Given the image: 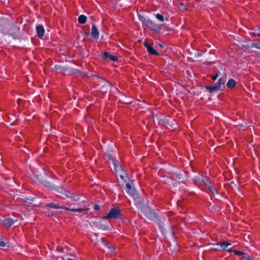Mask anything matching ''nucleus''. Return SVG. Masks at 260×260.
Listing matches in <instances>:
<instances>
[{
	"instance_id": "f257e3e1",
	"label": "nucleus",
	"mask_w": 260,
	"mask_h": 260,
	"mask_svg": "<svg viewBox=\"0 0 260 260\" xmlns=\"http://www.w3.org/2000/svg\"><path fill=\"white\" fill-rule=\"evenodd\" d=\"M226 80V77L225 75H223L218 79L217 82H216L213 86H206L205 88L210 93H213L214 92H217L219 90H223L225 88V83Z\"/></svg>"
},
{
	"instance_id": "f03ea898",
	"label": "nucleus",
	"mask_w": 260,
	"mask_h": 260,
	"mask_svg": "<svg viewBox=\"0 0 260 260\" xmlns=\"http://www.w3.org/2000/svg\"><path fill=\"white\" fill-rule=\"evenodd\" d=\"M144 216L149 220L155 222L160 217L159 215L156 211L150 208H146L143 210Z\"/></svg>"
},
{
	"instance_id": "7ed1b4c3",
	"label": "nucleus",
	"mask_w": 260,
	"mask_h": 260,
	"mask_svg": "<svg viewBox=\"0 0 260 260\" xmlns=\"http://www.w3.org/2000/svg\"><path fill=\"white\" fill-rule=\"evenodd\" d=\"M121 210L117 207L111 208L109 212L103 216L104 219H117L121 216Z\"/></svg>"
},
{
	"instance_id": "20e7f679",
	"label": "nucleus",
	"mask_w": 260,
	"mask_h": 260,
	"mask_svg": "<svg viewBox=\"0 0 260 260\" xmlns=\"http://www.w3.org/2000/svg\"><path fill=\"white\" fill-rule=\"evenodd\" d=\"M84 77L93 78L98 87H101L103 84H105V82H108L106 79H104L101 77L98 76L96 75L92 74L88 76L87 75V74L83 73L82 72V78Z\"/></svg>"
},
{
	"instance_id": "39448f33",
	"label": "nucleus",
	"mask_w": 260,
	"mask_h": 260,
	"mask_svg": "<svg viewBox=\"0 0 260 260\" xmlns=\"http://www.w3.org/2000/svg\"><path fill=\"white\" fill-rule=\"evenodd\" d=\"M40 182L45 186L52 190H55L60 192H62V191L67 192L66 190H64L62 188H59L58 187L55 186L54 184H53L52 183H51V182L46 180L42 179L41 180H40Z\"/></svg>"
},
{
	"instance_id": "423d86ee",
	"label": "nucleus",
	"mask_w": 260,
	"mask_h": 260,
	"mask_svg": "<svg viewBox=\"0 0 260 260\" xmlns=\"http://www.w3.org/2000/svg\"><path fill=\"white\" fill-rule=\"evenodd\" d=\"M145 26L148 27L151 30L156 32H160L161 29V25L160 24L155 23L150 19L147 21V22H146Z\"/></svg>"
},
{
	"instance_id": "0eeeda50",
	"label": "nucleus",
	"mask_w": 260,
	"mask_h": 260,
	"mask_svg": "<svg viewBox=\"0 0 260 260\" xmlns=\"http://www.w3.org/2000/svg\"><path fill=\"white\" fill-rule=\"evenodd\" d=\"M165 218H162L160 216L155 222L157 224L159 230L163 235H165L167 233V231L165 227Z\"/></svg>"
},
{
	"instance_id": "6e6552de",
	"label": "nucleus",
	"mask_w": 260,
	"mask_h": 260,
	"mask_svg": "<svg viewBox=\"0 0 260 260\" xmlns=\"http://www.w3.org/2000/svg\"><path fill=\"white\" fill-rule=\"evenodd\" d=\"M126 192L131 196L134 199L137 198L139 194L136 189L133 187L129 183H126L125 184Z\"/></svg>"
},
{
	"instance_id": "1a4fd4ad",
	"label": "nucleus",
	"mask_w": 260,
	"mask_h": 260,
	"mask_svg": "<svg viewBox=\"0 0 260 260\" xmlns=\"http://www.w3.org/2000/svg\"><path fill=\"white\" fill-rule=\"evenodd\" d=\"M102 58L106 61L111 60L113 61H117L118 58L117 56L110 54L108 52L103 53Z\"/></svg>"
},
{
	"instance_id": "9d476101",
	"label": "nucleus",
	"mask_w": 260,
	"mask_h": 260,
	"mask_svg": "<svg viewBox=\"0 0 260 260\" xmlns=\"http://www.w3.org/2000/svg\"><path fill=\"white\" fill-rule=\"evenodd\" d=\"M66 196L70 198L71 201L74 203L79 201L80 199V194L75 193H72L69 191L67 192Z\"/></svg>"
},
{
	"instance_id": "9b49d317",
	"label": "nucleus",
	"mask_w": 260,
	"mask_h": 260,
	"mask_svg": "<svg viewBox=\"0 0 260 260\" xmlns=\"http://www.w3.org/2000/svg\"><path fill=\"white\" fill-rule=\"evenodd\" d=\"M144 46L147 49V50L149 54L156 56H158L159 55L157 51L155 50L151 45H149L146 42L144 43Z\"/></svg>"
},
{
	"instance_id": "f8f14e48",
	"label": "nucleus",
	"mask_w": 260,
	"mask_h": 260,
	"mask_svg": "<svg viewBox=\"0 0 260 260\" xmlns=\"http://www.w3.org/2000/svg\"><path fill=\"white\" fill-rule=\"evenodd\" d=\"M104 83L105 84H103L101 87H97L103 93H107L112 86V84L109 82H105Z\"/></svg>"
},
{
	"instance_id": "ddd939ff",
	"label": "nucleus",
	"mask_w": 260,
	"mask_h": 260,
	"mask_svg": "<svg viewBox=\"0 0 260 260\" xmlns=\"http://www.w3.org/2000/svg\"><path fill=\"white\" fill-rule=\"evenodd\" d=\"M134 199L135 201V205L136 207L139 209H142L144 203V200L140 196V195H138L137 198H135Z\"/></svg>"
},
{
	"instance_id": "4468645a",
	"label": "nucleus",
	"mask_w": 260,
	"mask_h": 260,
	"mask_svg": "<svg viewBox=\"0 0 260 260\" xmlns=\"http://www.w3.org/2000/svg\"><path fill=\"white\" fill-rule=\"evenodd\" d=\"M36 30L37 32V35L38 37L42 39L45 33V29L43 25L39 24L36 26Z\"/></svg>"
},
{
	"instance_id": "2eb2a0df",
	"label": "nucleus",
	"mask_w": 260,
	"mask_h": 260,
	"mask_svg": "<svg viewBox=\"0 0 260 260\" xmlns=\"http://www.w3.org/2000/svg\"><path fill=\"white\" fill-rule=\"evenodd\" d=\"M91 37L95 40H98L100 37V32L94 24H93L91 28Z\"/></svg>"
},
{
	"instance_id": "dca6fc26",
	"label": "nucleus",
	"mask_w": 260,
	"mask_h": 260,
	"mask_svg": "<svg viewBox=\"0 0 260 260\" xmlns=\"http://www.w3.org/2000/svg\"><path fill=\"white\" fill-rule=\"evenodd\" d=\"M217 245H219L222 250L224 251H226L228 252H231L232 250L230 249H227L229 246H231L232 244L230 243L226 242H223L221 243H219L217 244Z\"/></svg>"
},
{
	"instance_id": "f3484780",
	"label": "nucleus",
	"mask_w": 260,
	"mask_h": 260,
	"mask_svg": "<svg viewBox=\"0 0 260 260\" xmlns=\"http://www.w3.org/2000/svg\"><path fill=\"white\" fill-rule=\"evenodd\" d=\"M14 223L15 220L11 218H6L3 221V224L7 228H10Z\"/></svg>"
},
{
	"instance_id": "a211bd4d",
	"label": "nucleus",
	"mask_w": 260,
	"mask_h": 260,
	"mask_svg": "<svg viewBox=\"0 0 260 260\" xmlns=\"http://www.w3.org/2000/svg\"><path fill=\"white\" fill-rule=\"evenodd\" d=\"M44 208L45 209H48V208H51L54 209H63V207L61 206H58V204L54 203H51L49 204H47L45 205L44 206Z\"/></svg>"
},
{
	"instance_id": "6ab92c4d",
	"label": "nucleus",
	"mask_w": 260,
	"mask_h": 260,
	"mask_svg": "<svg viewBox=\"0 0 260 260\" xmlns=\"http://www.w3.org/2000/svg\"><path fill=\"white\" fill-rule=\"evenodd\" d=\"M236 85V81L233 79H229L226 84V86L230 89L233 88Z\"/></svg>"
},
{
	"instance_id": "aec40b11",
	"label": "nucleus",
	"mask_w": 260,
	"mask_h": 260,
	"mask_svg": "<svg viewBox=\"0 0 260 260\" xmlns=\"http://www.w3.org/2000/svg\"><path fill=\"white\" fill-rule=\"evenodd\" d=\"M95 219L96 218L94 216H92L90 217L89 219H87L86 220L88 221L91 226H96V225L98 224V222L95 221Z\"/></svg>"
},
{
	"instance_id": "412c9836",
	"label": "nucleus",
	"mask_w": 260,
	"mask_h": 260,
	"mask_svg": "<svg viewBox=\"0 0 260 260\" xmlns=\"http://www.w3.org/2000/svg\"><path fill=\"white\" fill-rule=\"evenodd\" d=\"M203 176L202 175H200L198 176H195L193 178V181L196 184H201L202 183V180H203Z\"/></svg>"
},
{
	"instance_id": "4be33fe9",
	"label": "nucleus",
	"mask_w": 260,
	"mask_h": 260,
	"mask_svg": "<svg viewBox=\"0 0 260 260\" xmlns=\"http://www.w3.org/2000/svg\"><path fill=\"white\" fill-rule=\"evenodd\" d=\"M96 227L99 228L100 229H102L103 230H107L109 229V227L108 224H103L101 223V222H99V223H98V224L96 225Z\"/></svg>"
},
{
	"instance_id": "5701e85b",
	"label": "nucleus",
	"mask_w": 260,
	"mask_h": 260,
	"mask_svg": "<svg viewBox=\"0 0 260 260\" xmlns=\"http://www.w3.org/2000/svg\"><path fill=\"white\" fill-rule=\"evenodd\" d=\"M202 183L208 188V186H210L209 185H211L212 184V181L210 179H207L206 180L203 179L202 180Z\"/></svg>"
},
{
	"instance_id": "b1692460",
	"label": "nucleus",
	"mask_w": 260,
	"mask_h": 260,
	"mask_svg": "<svg viewBox=\"0 0 260 260\" xmlns=\"http://www.w3.org/2000/svg\"><path fill=\"white\" fill-rule=\"evenodd\" d=\"M139 20L142 22L143 24L145 26L146 24V22H147L148 20H149V19L145 17L144 16H141L140 14H139Z\"/></svg>"
},
{
	"instance_id": "393cba45",
	"label": "nucleus",
	"mask_w": 260,
	"mask_h": 260,
	"mask_svg": "<svg viewBox=\"0 0 260 260\" xmlns=\"http://www.w3.org/2000/svg\"><path fill=\"white\" fill-rule=\"evenodd\" d=\"M210 186H208V189L212 192L213 194H218V191L217 189L212 186V184L211 185H209Z\"/></svg>"
},
{
	"instance_id": "a878e982",
	"label": "nucleus",
	"mask_w": 260,
	"mask_h": 260,
	"mask_svg": "<svg viewBox=\"0 0 260 260\" xmlns=\"http://www.w3.org/2000/svg\"><path fill=\"white\" fill-rule=\"evenodd\" d=\"M179 8L182 10H186L187 9V7L186 4L180 3L179 4Z\"/></svg>"
},
{
	"instance_id": "bb28decb",
	"label": "nucleus",
	"mask_w": 260,
	"mask_h": 260,
	"mask_svg": "<svg viewBox=\"0 0 260 260\" xmlns=\"http://www.w3.org/2000/svg\"><path fill=\"white\" fill-rule=\"evenodd\" d=\"M155 17L160 22H163L165 20L164 16L159 13L156 14Z\"/></svg>"
},
{
	"instance_id": "cd10ccee",
	"label": "nucleus",
	"mask_w": 260,
	"mask_h": 260,
	"mask_svg": "<svg viewBox=\"0 0 260 260\" xmlns=\"http://www.w3.org/2000/svg\"><path fill=\"white\" fill-rule=\"evenodd\" d=\"M55 69L57 71H59L60 72H65L66 71V69L64 67L59 65H56L55 66Z\"/></svg>"
},
{
	"instance_id": "c85d7f7f",
	"label": "nucleus",
	"mask_w": 260,
	"mask_h": 260,
	"mask_svg": "<svg viewBox=\"0 0 260 260\" xmlns=\"http://www.w3.org/2000/svg\"><path fill=\"white\" fill-rule=\"evenodd\" d=\"M7 243H8V240L7 239H5V240H3L2 239H0L1 247H5L6 246Z\"/></svg>"
},
{
	"instance_id": "c756f323",
	"label": "nucleus",
	"mask_w": 260,
	"mask_h": 260,
	"mask_svg": "<svg viewBox=\"0 0 260 260\" xmlns=\"http://www.w3.org/2000/svg\"><path fill=\"white\" fill-rule=\"evenodd\" d=\"M104 245L110 249L111 251H114L115 248L112 245L110 246V244L108 242H104Z\"/></svg>"
},
{
	"instance_id": "7c9ffc66",
	"label": "nucleus",
	"mask_w": 260,
	"mask_h": 260,
	"mask_svg": "<svg viewBox=\"0 0 260 260\" xmlns=\"http://www.w3.org/2000/svg\"><path fill=\"white\" fill-rule=\"evenodd\" d=\"M220 74V72L219 71H217L216 73V74L215 75H213L211 77V79L213 81H215L219 76V75Z\"/></svg>"
},
{
	"instance_id": "2f4dec72",
	"label": "nucleus",
	"mask_w": 260,
	"mask_h": 260,
	"mask_svg": "<svg viewBox=\"0 0 260 260\" xmlns=\"http://www.w3.org/2000/svg\"><path fill=\"white\" fill-rule=\"evenodd\" d=\"M242 46L245 49H248L249 48H252L251 43L250 44H247L246 43H244L242 44Z\"/></svg>"
},
{
	"instance_id": "473e14b6",
	"label": "nucleus",
	"mask_w": 260,
	"mask_h": 260,
	"mask_svg": "<svg viewBox=\"0 0 260 260\" xmlns=\"http://www.w3.org/2000/svg\"><path fill=\"white\" fill-rule=\"evenodd\" d=\"M234 253L236 255H245V253L243 252L237 250H235L233 251Z\"/></svg>"
},
{
	"instance_id": "72a5a7b5",
	"label": "nucleus",
	"mask_w": 260,
	"mask_h": 260,
	"mask_svg": "<svg viewBox=\"0 0 260 260\" xmlns=\"http://www.w3.org/2000/svg\"><path fill=\"white\" fill-rule=\"evenodd\" d=\"M253 34L254 36H257L259 37V36H260V28H258L254 29L253 32Z\"/></svg>"
},
{
	"instance_id": "f704fd0d",
	"label": "nucleus",
	"mask_w": 260,
	"mask_h": 260,
	"mask_svg": "<svg viewBox=\"0 0 260 260\" xmlns=\"http://www.w3.org/2000/svg\"><path fill=\"white\" fill-rule=\"evenodd\" d=\"M252 48L255 47L260 49V43H251Z\"/></svg>"
},
{
	"instance_id": "c9c22d12",
	"label": "nucleus",
	"mask_w": 260,
	"mask_h": 260,
	"mask_svg": "<svg viewBox=\"0 0 260 260\" xmlns=\"http://www.w3.org/2000/svg\"><path fill=\"white\" fill-rule=\"evenodd\" d=\"M240 260H252V259L250 258L249 256H243L240 259Z\"/></svg>"
},
{
	"instance_id": "e433bc0d",
	"label": "nucleus",
	"mask_w": 260,
	"mask_h": 260,
	"mask_svg": "<svg viewBox=\"0 0 260 260\" xmlns=\"http://www.w3.org/2000/svg\"><path fill=\"white\" fill-rule=\"evenodd\" d=\"M87 21V17L82 14V24H84Z\"/></svg>"
},
{
	"instance_id": "4c0bfd02",
	"label": "nucleus",
	"mask_w": 260,
	"mask_h": 260,
	"mask_svg": "<svg viewBox=\"0 0 260 260\" xmlns=\"http://www.w3.org/2000/svg\"><path fill=\"white\" fill-rule=\"evenodd\" d=\"M54 214V212H49L48 213H46V215H47L48 217H51L53 216Z\"/></svg>"
},
{
	"instance_id": "58836bf2",
	"label": "nucleus",
	"mask_w": 260,
	"mask_h": 260,
	"mask_svg": "<svg viewBox=\"0 0 260 260\" xmlns=\"http://www.w3.org/2000/svg\"><path fill=\"white\" fill-rule=\"evenodd\" d=\"M45 174L46 175V176H48L50 178H55V176L51 173L45 172Z\"/></svg>"
},
{
	"instance_id": "ea45409f",
	"label": "nucleus",
	"mask_w": 260,
	"mask_h": 260,
	"mask_svg": "<svg viewBox=\"0 0 260 260\" xmlns=\"http://www.w3.org/2000/svg\"><path fill=\"white\" fill-rule=\"evenodd\" d=\"M93 209L95 210H99L100 209V206L99 205L95 204L93 206Z\"/></svg>"
},
{
	"instance_id": "a19ab883",
	"label": "nucleus",
	"mask_w": 260,
	"mask_h": 260,
	"mask_svg": "<svg viewBox=\"0 0 260 260\" xmlns=\"http://www.w3.org/2000/svg\"><path fill=\"white\" fill-rule=\"evenodd\" d=\"M69 210H71V211H78V212H81V208L70 209Z\"/></svg>"
},
{
	"instance_id": "79ce46f5",
	"label": "nucleus",
	"mask_w": 260,
	"mask_h": 260,
	"mask_svg": "<svg viewBox=\"0 0 260 260\" xmlns=\"http://www.w3.org/2000/svg\"><path fill=\"white\" fill-rule=\"evenodd\" d=\"M84 34L86 35L87 37L89 36L90 35V31L89 30L87 31H84Z\"/></svg>"
},
{
	"instance_id": "37998d69",
	"label": "nucleus",
	"mask_w": 260,
	"mask_h": 260,
	"mask_svg": "<svg viewBox=\"0 0 260 260\" xmlns=\"http://www.w3.org/2000/svg\"><path fill=\"white\" fill-rule=\"evenodd\" d=\"M72 73H73L74 74H77V73H79V70H77V69L73 70V72H72Z\"/></svg>"
},
{
	"instance_id": "c03bdc74",
	"label": "nucleus",
	"mask_w": 260,
	"mask_h": 260,
	"mask_svg": "<svg viewBox=\"0 0 260 260\" xmlns=\"http://www.w3.org/2000/svg\"><path fill=\"white\" fill-rule=\"evenodd\" d=\"M81 20H82L81 15H80L78 18V22L79 24H81Z\"/></svg>"
},
{
	"instance_id": "a18cd8bd",
	"label": "nucleus",
	"mask_w": 260,
	"mask_h": 260,
	"mask_svg": "<svg viewBox=\"0 0 260 260\" xmlns=\"http://www.w3.org/2000/svg\"><path fill=\"white\" fill-rule=\"evenodd\" d=\"M83 206V205H82V206ZM89 209V208H88V207H82V211H83V210H88Z\"/></svg>"
},
{
	"instance_id": "49530a36",
	"label": "nucleus",
	"mask_w": 260,
	"mask_h": 260,
	"mask_svg": "<svg viewBox=\"0 0 260 260\" xmlns=\"http://www.w3.org/2000/svg\"><path fill=\"white\" fill-rule=\"evenodd\" d=\"M117 163H118V162L117 161H116V160H114L113 161V164H114V165L115 168L117 167Z\"/></svg>"
},
{
	"instance_id": "de8ad7c7",
	"label": "nucleus",
	"mask_w": 260,
	"mask_h": 260,
	"mask_svg": "<svg viewBox=\"0 0 260 260\" xmlns=\"http://www.w3.org/2000/svg\"><path fill=\"white\" fill-rule=\"evenodd\" d=\"M158 46H159V47L160 48H164V45L162 44H161V43H159L158 44Z\"/></svg>"
},
{
	"instance_id": "09e8293b",
	"label": "nucleus",
	"mask_w": 260,
	"mask_h": 260,
	"mask_svg": "<svg viewBox=\"0 0 260 260\" xmlns=\"http://www.w3.org/2000/svg\"><path fill=\"white\" fill-rule=\"evenodd\" d=\"M169 230H170V233H172L173 232L172 226L171 225L169 227Z\"/></svg>"
},
{
	"instance_id": "8fccbe9b",
	"label": "nucleus",
	"mask_w": 260,
	"mask_h": 260,
	"mask_svg": "<svg viewBox=\"0 0 260 260\" xmlns=\"http://www.w3.org/2000/svg\"><path fill=\"white\" fill-rule=\"evenodd\" d=\"M119 176L122 179H124V176L122 174L120 175Z\"/></svg>"
},
{
	"instance_id": "3c124183",
	"label": "nucleus",
	"mask_w": 260,
	"mask_h": 260,
	"mask_svg": "<svg viewBox=\"0 0 260 260\" xmlns=\"http://www.w3.org/2000/svg\"><path fill=\"white\" fill-rule=\"evenodd\" d=\"M67 260H74V259H72V258H69L67 259Z\"/></svg>"
},
{
	"instance_id": "603ef678",
	"label": "nucleus",
	"mask_w": 260,
	"mask_h": 260,
	"mask_svg": "<svg viewBox=\"0 0 260 260\" xmlns=\"http://www.w3.org/2000/svg\"><path fill=\"white\" fill-rule=\"evenodd\" d=\"M231 184H234V181H232V182H231Z\"/></svg>"
},
{
	"instance_id": "864d4df0",
	"label": "nucleus",
	"mask_w": 260,
	"mask_h": 260,
	"mask_svg": "<svg viewBox=\"0 0 260 260\" xmlns=\"http://www.w3.org/2000/svg\"><path fill=\"white\" fill-rule=\"evenodd\" d=\"M30 200H31V201H32L34 200V199H30Z\"/></svg>"
},
{
	"instance_id": "5fc2aeb1",
	"label": "nucleus",
	"mask_w": 260,
	"mask_h": 260,
	"mask_svg": "<svg viewBox=\"0 0 260 260\" xmlns=\"http://www.w3.org/2000/svg\"><path fill=\"white\" fill-rule=\"evenodd\" d=\"M0 260H2V259H0Z\"/></svg>"
}]
</instances>
